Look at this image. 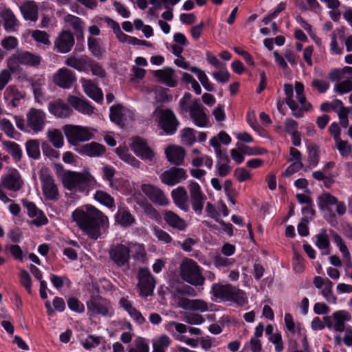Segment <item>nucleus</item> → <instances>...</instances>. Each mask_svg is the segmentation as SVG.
<instances>
[{"instance_id":"nucleus-1","label":"nucleus","mask_w":352,"mask_h":352,"mask_svg":"<svg viewBox=\"0 0 352 352\" xmlns=\"http://www.w3.org/2000/svg\"><path fill=\"white\" fill-rule=\"evenodd\" d=\"M72 219L82 231L93 239L99 236L100 228L109 226L107 216L91 205L76 208L72 212Z\"/></svg>"},{"instance_id":"nucleus-2","label":"nucleus","mask_w":352,"mask_h":352,"mask_svg":"<svg viewBox=\"0 0 352 352\" xmlns=\"http://www.w3.org/2000/svg\"><path fill=\"white\" fill-rule=\"evenodd\" d=\"M191 98L192 96L190 93L184 94L179 101L180 113L188 112L192 122L198 127L209 126L210 119L206 113V109L199 100L192 101Z\"/></svg>"},{"instance_id":"nucleus-3","label":"nucleus","mask_w":352,"mask_h":352,"mask_svg":"<svg viewBox=\"0 0 352 352\" xmlns=\"http://www.w3.org/2000/svg\"><path fill=\"white\" fill-rule=\"evenodd\" d=\"M63 186L70 190L88 193L94 188L96 181L87 171L78 173L65 170L61 175Z\"/></svg>"},{"instance_id":"nucleus-4","label":"nucleus","mask_w":352,"mask_h":352,"mask_svg":"<svg viewBox=\"0 0 352 352\" xmlns=\"http://www.w3.org/2000/svg\"><path fill=\"white\" fill-rule=\"evenodd\" d=\"M295 91L296 99L300 105L294 100V88L290 84L284 85V92L286 95L285 102L292 111V114L297 118L303 116L304 111H308L311 108V104L307 101L304 94V85L300 82H296Z\"/></svg>"},{"instance_id":"nucleus-5","label":"nucleus","mask_w":352,"mask_h":352,"mask_svg":"<svg viewBox=\"0 0 352 352\" xmlns=\"http://www.w3.org/2000/svg\"><path fill=\"white\" fill-rule=\"evenodd\" d=\"M181 278L188 283L194 286H201L204 284L205 277L202 275L201 268L191 258H184L179 267Z\"/></svg>"},{"instance_id":"nucleus-6","label":"nucleus","mask_w":352,"mask_h":352,"mask_svg":"<svg viewBox=\"0 0 352 352\" xmlns=\"http://www.w3.org/2000/svg\"><path fill=\"white\" fill-rule=\"evenodd\" d=\"M63 131L68 142L77 146L80 142L91 140L94 137L93 131L95 130L78 125H65Z\"/></svg>"},{"instance_id":"nucleus-7","label":"nucleus","mask_w":352,"mask_h":352,"mask_svg":"<svg viewBox=\"0 0 352 352\" xmlns=\"http://www.w3.org/2000/svg\"><path fill=\"white\" fill-rule=\"evenodd\" d=\"M87 307L91 316H111L113 314L111 302L98 295L91 296L87 302Z\"/></svg>"},{"instance_id":"nucleus-8","label":"nucleus","mask_w":352,"mask_h":352,"mask_svg":"<svg viewBox=\"0 0 352 352\" xmlns=\"http://www.w3.org/2000/svg\"><path fill=\"white\" fill-rule=\"evenodd\" d=\"M138 279L139 295L142 297L151 295L155 287V279L148 268H140L138 270Z\"/></svg>"},{"instance_id":"nucleus-9","label":"nucleus","mask_w":352,"mask_h":352,"mask_svg":"<svg viewBox=\"0 0 352 352\" xmlns=\"http://www.w3.org/2000/svg\"><path fill=\"white\" fill-rule=\"evenodd\" d=\"M39 179L42 184L43 193L46 199H57L58 196V187L48 168H45L40 170Z\"/></svg>"},{"instance_id":"nucleus-10","label":"nucleus","mask_w":352,"mask_h":352,"mask_svg":"<svg viewBox=\"0 0 352 352\" xmlns=\"http://www.w3.org/2000/svg\"><path fill=\"white\" fill-rule=\"evenodd\" d=\"M109 256L111 261L118 267L128 266L130 260V249L121 243L113 244L109 250Z\"/></svg>"},{"instance_id":"nucleus-11","label":"nucleus","mask_w":352,"mask_h":352,"mask_svg":"<svg viewBox=\"0 0 352 352\" xmlns=\"http://www.w3.org/2000/svg\"><path fill=\"white\" fill-rule=\"evenodd\" d=\"M1 186L12 192L20 190L24 185L20 172L15 168H8L6 174L1 177Z\"/></svg>"},{"instance_id":"nucleus-12","label":"nucleus","mask_w":352,"mask_h":352,"mask_svg":"<svg viewBox=\"0 0 352 352\" xmlns=\"http://www.w3.org/2000/svg\"><path fill=\"white\" fill-rule=\"evenodd\" d=\"M188 187L192 208L195 212L199 215L202 212L206 196L202 192L199 184L195 182H190Z\"/></svg>"},{"instance_id":"nucleus-13","label":"nucleus","mask_w":352,"mask_h":352,"mask_svg":"<svg viewBox=\"0 0 352 352\" xmlns=\"http://www.w3.org/2000/svg\"><path fill=\"white\" fill-rule=\"evenodd\" d=\"M75 44L74 36L69 30H62L54 41V50L60 54L69 52Z\"/></svg>"},{"instance_id":"nucleus-14","label":"nucleus","mask_w":352,"mask_h":352,"mask_svg":"<svg viewBox=\"0 0 352 352\" xmlns=\"http://www.w3.org/2000/svg\"><path fill=\"white\" fill-rule=\"evenodd\" d=\"M27 126L35 133L43 130L45 125L46 114L42 109L31 108L26 114Z\"/></svg>"},{"instance_id":"nucleus-15","label":"nucleus","mask_w":352,"mask_h":352,"mask_svg":"<svg viewBox=\"0 0 352 352\" xmlns=\"http://www.w3.org/2000/svg\"><path fill=\"white\" fill-rule=\"evenodd\" d=\"M318 206L320 210L328 209L329 206L336 205V212L339 216L346 213V208L344 202L339 201L338 199L330 192H324L317 198Z\"/></svg>"},{"instance_id":"nucleus-16","label":"nucleus","mask_w":352,"mask_h":352,"mask_svg":"<svg viewBox=\"0 0 352 352\" xmlns=\"http://www.w3.org/2000/svg\"><path fill=\"white\" fill-rule=\"evenodd\" d=\"M159 124L167 135H173L177 129L179 122L172 111L164 109L160 111Z\"/></svg>"},{"instance_id":"nucleus-17","label":"nucleus","mask_w":352,"mask_h":352,"mask_svg":"<svg viewBox=\"0 0 352 352\" xmlns=\"http://www.w3.org/2000/svg\"><path fill=\"white\" fill-rule=\"evenodd\" d=\"M76 80L75 73L66 67L59 69L53 76L54 82L63 89H69Z\"/></svg>"},{"instance_id":"nucleus-18","label":"nucleus","mask_w":352,"mask_h":352,"mask_svg":"<svg viewBox=\"0 0 352 352\" xmlns=\"http://www.w3.org/2000/svg\"><path fill=\"white\" fill-rule=\"evenodd\" d=\"M141 190L154 204L166 206L169 203L168 198L163 191L154 185L143 184L141 186Z\"/></svg>"},{"instance_id":"nucleus-19","label":"nucleus","mask_w":352,"mask_h":352,"mask_svg":"<svg viewBox=\"0 0 352 352\" xmlns=\"http://www.w3.org/2000/svg\"><path fill=\"white\" fill-rule=\"evenodd\" d=\"M160 177L164 184L174 186L186 178V173L183 168L172 167L162 173Z\"/></svg>"},{"instance_id":"nucleus-20","label":"nucleus","mask_w":352,"mask_h":352,"mask_svg":"<svg viewBox=\"0 0 352 352\" xmlns=\"http://www.w3.org/2000/svg\"><path fill=\"white\" fill-rule=\"evenodd\" d=\"M131 148L138 157L144 160L151 161L155 156L154 152L148 146L147 142L139 137L133 140Z\"/></svg>"},{"instance_id":"nucleus-21","label":"nucleus","mask_w":352,"mask_h":352,"mask_svg":"<svg viewBox=\"0 0 352 352\" xmlns=\"http://www.w3.org/2000/svg\"><path fill=\"white\" fill-rule=\"evenodd\" d=\"M49 112L58 118H69L73 113V110L68 104L61 99H56L48 104Z\"/></svg>"},{"instance_id":"nucleus-22","label":"nucleus","mask_w":352,"mask_h":352,"mask_svg":"<svg viewBox=\"0 0 352 352\" xmlns=\"http://www.w3.org/2000/svg\"><path fill=\"white\" fill-rule=\"evenodd\" d=\"M23 205L28 210V214L30 217L35 218L32 223L36 226L45 225L47 223V219L41 210H39L34 203L28 200H23Z\"/></svg>"},{"instance_id":"nucleus-23","label":"nucleus","mask_w":352,"mask_h":352,"mask_svg":"<svg viewBox=\"0 0 352 352\" xmlns=\"http://www.w3.org/2000/svg\"><path fill=\"white\" fill-rule=\"evenodd\" d=\"M115 223L123 228H129L135 223V218L126 206H119L114 215Z\"/></svg>"},{"instance_id":"nucleus-24","label":"nucleus","mask_w":352,"mask_h":352,"mask_svg":"<svg viewBox=\"0 0 352 352\" xmlns=\"http://www.w3.org/2000/svg\"><path fill=\"white\" fill-rule=\"evenodd\" d=\"M178 307L186 310L198 311L200 312H206L209 310L208 303L201 299L181 298L178 300Z\"/></svg>"},{"instance_id":"nucleus-25","label":"nucleus","mask_w":352,"mask_h":352,"mask_svg":"<svg viewBox=\"0 0 352 352\" xmlns=\"http://www.w3.org/2000/svg\"><path fill=\"white\" fill-rule=\"evenodd\" d=\"M85 93L97 102H101L103 100L102 90L91 80L84 78L80 80Z\"/></svg>"},{"instance_id":"nucleus-26","label":"nucleus","mask_w":352,"mask_h":352,"mask_svg":"<svg viewBox=\"0 0 352 352\" xmlns=\"http://www.w3.org/2000/svg\"><path fill=\"white\" fill-rule=\"evenodd\" d=\"M165 154L170 164L179 166L184 163L186 152L181 146L171 145L165 149Z\"/></svg>"},{"instance_id":"nucleus-27","label":"nucleus","mask_w":352,"mask_h":352,"mask_svg":"<svg viewBox=\"0 0 352 352\" xmlns=\"http://www.w3.org/2000/svg\"><path fill=\"white\" fill-rule=\"evenodd\" d=\"M17 60L21 65L32 67H38L41 63V56L28 51L17 50L16 52Z\"/></svg>"},{"instance_id":"nucleus-28","label":"nucleus","mask_w":352,"mask_h":352,"mask_svg":"<svg viewBox=\"0 0 352 352\" xmlns=\"http://www.w3.org/2000/svg\"><path fill=\"white\" fill-rule=\"evenodd\" d=\"M174 204L181 210L188 212L189 210L188 197L186 189L179 186L171 192Z\"/></svg>"},{"instance_id":"nucleus-29","label":"nucleus","mask_w":352,"mask_h":352,"mask_svg":"<svg viewBox=\"0 0 352 352\" xmlns=\"http://www.w3.org/2000/svg\"><path fill=\"white\" fill-rule=\"evenodd\" d=\"M68 102L78 112L90 116L94 113V107L85 99L74 96H69Z\"/></svg>"},{"instance_id":"nucleus-30","label":"nucleus","mask_w":352,"mask_h":352,"mask_svg":"<svg viewBox=\"0 0 352 352\" xmlns=\"http://www.w3.org/2000/svg\"><path fill=\"white\" fill-rule=\"evenodd\" d=\"M164 220L171 228L179 231L186 229L188 224L186 221L178 214L171 210H166L163 214Z\"/></svg>"},{"instance_id":"nucleus-31","label":"nucleus","mask_w":352,"mask_h":352,"mask_svg":"<svg viewBox=\"0 0 352 352\" xmlns=\"http://www.w3.org/2000/svg\"><path fill=\"white\" fill-rule=\"evenodd\" d=\"M332 319L333 320V330L337 332H343L346 328L345 323L350 321L351 316L346 310H338L332 314Z\"/></svg>"},{"instance_id":"nucleus-32","label":"nucleus","mask_w":352,"mask_h":352,"mask_svg":"<svg viewBox=\"0 0 352 352\" xmlns=\"http://www.w3.org/2000/svg\"><path fill=\"white\" fill-rule=\"evenodd\" d=\"M0 16L3 21V28L8 32H14L16 31L19 26V21L13 13L9 8H5L0 12Z\"/></svg>"},{"instance_id":"nucleus-33","label":"nucleus","mask_w":352,"mask_h":352,"mask_svg":"<svg viewBox=\"0 0 352 352\" xmlns=\"http://www.w3.org/2000/svg\"><path fill=\"white\" fill-rule=\"evenodd\" d=\"M315 245L321 251L322 255H328L330 254V239L326 229H321L319 232L315 235Z\"/></svg>"},{"instance_id":"nucleus-34","label":"nucleus","mask_w":352,"mask_h":352,"mask_svg":"<svg viewBox=\"0 0 352 352\" xmlns=\"http://www.w3.org/2000/svg\"><path fill=\"white\" fill-rule=\"evenodd\" d=\"M154 76L160 82L170 87L177 86V80L174 78V70L172 68H164L163 69L156 70L154 72Z\"/></svg>"},{"instance_id":"nucleus-35","label":"nucleus","mask_w":352,"mask_h":352,"mask_svg":"<svg viewBox=\"0 0 352 352\" xmlns=\"http://www.w3.org/2000/svg\"><path fill=\"white\" fill-rule=\"evenodd\" d=\"M232 288L233 285L230 284L214 283L212 285L211 293L215 298L228 302Z\"/></svg>"},{"instance_id":"nucleus-36","label":"nucleus","mask_w":352,"mask_h":352,"mask_svg":"<svg viewBox=\"0 0 352 352\" xmlns=\"http://www.w3.org/2000/svg\"><path fill=\"white\" fill-rule=\"evenodd\" d=\"M19 9L25 20L37 21L38 7L35 1H25L19 7Z\"/></svg>"},{"instance_id":"nucleus-37","label":"nucleus","mask_w":352,"mask_h":352,"mask_svg":"<svg viewBox=\"0 0 352 352\" xmlns=\"http://www.w3.org/2000/svg\"><path fill=\"white\" fill-rule=\"evenodd\" d=\"M24 97L25 94L19 91V89L13 85L8 87L4 94V98L8 101V104L13 107H17L19 102Z\"/></svg>"},{"instance_id":"nucleus-38","label":"nucleus","mask_w":352,"mask_h":352,"mask_svg":"<svg viewBox=\"0 0 352 352\" xmlns=\"http://www.w3.org/2000/svg\"><path fill=\"white\" fill-rule=\"evenodd\" d=\"M89 58L85 56L76 57L75 56H69L65 64L68 67H72L78 72H88Z\"/></svg>"},{"instance_id":"nucleus-39","label":"nucleus","mask_w":352,"mask_h":352,"mask_svg":"<svg viewBox=\"0 0 352 352\" xmlns=\"http://www.w3.org/2000/svg\"><path fill=\"white\" fill-rule=\"evenodd\" d=\"M217 157V160L215 165L216 175L222 177H226L230 173L232 170L230 166V159L227 153Z\"/></svg>"},{"instance_id":"nucleus-40","label":"nucleus","mask_w":352,"mask_h":352,"mask_svg":"<svg viewBox=\"0 0 352 352\" xmlns=\"http://www.w3.org/2000/svg\"><path fill=\"white\" fill-rule=\"evenodd\" d=\"M89 157H98L105 151V147L97 142H91L82 146L78 151Z\"/></svg>"},{"instance_id":"nucleus-41","label":"nucleus","mask_w":352,"mask_h":352,"mask_svg":"<svg viewBox=\"0 0 352 352\" xmlns=\"http://www.w3.org/2000/svg\"><path fill=\"white\" fill-rule=\"evenodd\" d=\"M45 84V78L43 76H35L31 79V86L36 100L40 101L43 98V86Z\"/></svg>"},{"instance_id":"nucleus-42","label":"nucleus","mask_w":352,"mask_h":352,"mask_svg":"<svg viewBox=\"0 0 352 352\" xmlns=\"http://www.w3.org/2000/svg\"><path fill=\"white\" fill-rule=\"evenodd\" d=\"M94 199L112 211L116 208L114 198L104 191L97 190L94 194Z\"/></svg>"},{"instance_id":"nucleus-43","label":"nucleus","mask_w":352,"mask_h":352,"mask_svg":"<svg viewBox=\"0 0 352 352\" xmlns=\"http://www.w3.org/2000/svg\"><path fill=\"white\" fill-rule=\"evenodd\" d=\"M2 144L6 152L10 154L16 162H19L21 160L23 151L17 143L12 141L4 140L2 142Z\"/></svg>"},{"instance_id":"nucleus-44","label":"nucleus","mask_w":352,"mask_h":352,"mask_svg":"<svg viewBox=\"0 0 352 352\" xmlns=\"http://www.w3.org/2000/svg\"><path fill=\"white\" fill-rule=\"evenodd\" d=\"M126 110L120 104L113 106L110 108V119L119 126H123L124 117Z\"/></svg>"},{"instance_id":"nucleus-45","label":"nucleus","mask_w":352,"mask_h":352,"mask_svg":"<svg viewBox=\"0 0 352 352\" xmlns=\"http://www.w3.org/2000/svg\"><path fill=\"white\" fill-rule=\"evenodd\" d=\"M228 302L235 303L237 305L242 307L246 305L248 300L245 293L243 290L233 286Z\"/></svg>"},{"instance_id":"nucleus-46","label":"nucleus","mask_w":352,"mask_h":352,"mask_svg":"<svg viewBox=\"0 0 352 352\" xmlns=\"http://www.w3.org/2000/svg\"><path fill=\"white\" fill-rule=\"evenodd\" d=\"M334 243L338 247L339 250L342 253L343 257L346 260L348 264L347 266L349 267H351L352 265L351 264V254L349 250L346 245L342 238L337 233H334L333 235Z\"/></svg>"},{"instance_id":"nucleus-47","label":"nucleus","mask_w":352,"mask_h":352,"mask_svg":"<svg viewBox=\"0 0 352 352\" xmlns=\"http://www.w3.org/2000/svg\"><path fill=\"white\" fill-rule=\"evenodd\" d=\"M190 70L197 75L199 80L206 90L208 91H213L214 90V85L210 82L208 76L203 70L197 67H190Z\"/></svg>"},{"instance_id":"nucleus-48","label":"nucleus","mask_w":352,"mask_h":352,"mask_svg":"<svg viewBox=\"0 0 352 352\" xmlns=\"http://www.w3.org/2000/svg\"><path fill=\"white\" fill-rule=\"evenodd\" d=\"M25 148L28 155L34 159L38 160L41 156L40 144L37 140H31L26 142Z\"/></svg>"},{"instance_id":"nucleus-49","label":"nucleus","mask_w":352,"mask_h":352,"mask_svg":"<svg viewBox=\"0 0 352 352\" xmlns=\"http://www.w3.org/2000/svg\"><path fill=\"white\" fill-rule=\"evenodd\" d=\"M64 21L74 29L76 33H82L84 23L80 18L72 14H67L64 16Z\"/></svg>"},{"instance_id":"nucleus-50","label":"nucleus","mask_w":352,"mask_h":352,"mask_svg":"<svg viewBox=\"0 0 352 352\" xmlns=\"http://www.w3.org/2000/svg\"><path fill=\"white\" fill-rule=\"evenodd\" d=\"M116 153L121 160L126 162L129 164L133 167L139 166L140 162L133 156L127 149L122 147H118L116 148Z\"/></svg>"},{"instance_id":"nucleus-51","label":"nucleus","mask_w":352,"mask_h":352,"mask_svg":"<svg viewBox=\"0 0 352 352\" xmlns=\"http://www.w3.org/2000/svg\"><path fill=\"white\" fill-rule=\"evenodd\" d=\"M47 137L50 142L53 144L56 148H60L64 145V137L58 129H54L49 131L47 133Z\"/></svg>"},{"instance_id":"nucleus-52","label":"nucleus","mask_w":352,"mask_h":352,"mask_svg":"<svg viewBox=\"0 0 352 352\" xmlns=\"http://www.w3.org/2000/svg\"><path fill=\"white\" fill-rule=\"evenodd\" d=\"M88 49L92 55L99 58L104 53V50L100 45L98 40L91 36L88 38Z\"/></svg>"},{"instance_id":"nucleus-53","label":"nucleus","mask_w":352,"mask_h":352,"mask_svg":"<svg viewBox=\"0 0 352 352\" xmlns=\"http://www.w3.org/2000/svg\"><path fill=\"white\" fill-rule=\"evenodd\" d=\"M308 161L311 166H316L319 162V150L318 146L311 144L307 146Z\"/></svg>"},{"instance_id":"nucleus-54","label":"nucleus","mask_w":352,"mask_h":352,"mask_svg":"<svg viewBox=\"0 0 352 352\" xmlns=\"http://www.w3.org/2000/svg\"><path fill=\"white\" fill-rule=\"evenodd\" d=\"M32 36L36 42L42 44L45 46H50L51 44L49 34L42 30H34L32 33Z\"/></svg>"},{"instance_id":"nucleus-55","label":"nucleus","mask_w":352,"mask_h":352,"mask_svg":"<svg viewBox=\"0 0 352 352\" xmlns=\"http://www.w3.org/2000/svg\"><path fill=\"white\" fill-rule=\"evenodd\" d=\"M89 70H91L94 76L101 78H104L106 75L105 70L102 67V66L98 63L91 59H89L88 62V71Z\"/></svg>"},{"instance_id":"nucleus-56","label":"nucleus","mask_w":352,"mask_h":352,"mask_svg":"<svg viewBox=\"0 0 352 352\" xmlns=\"http://www.w3.org/2000/svg\"><path fill=\"white\" fill-rule=\"evenodd\" d=\"M335 142L336 148L338 150L340 155L342 157H346L349 155V154L351 153L352 148L351 145L347 141L339 139L335 141Z\"/></svg>"},{"instance_id":"nucleus-57","label":"nucleus","mask_w":352,"mask_h":352,"mask_svg":"<svg viewBox=\"0 0 352 352\" xmlns=\"http://www.w3.org/2000/svg\"><path fill=\"white\" fill-rule=\"evenodd\" d=\"M204 164L208 169H211L213 165L212 157L208 155H204L203 157H195L192 160V164L195 167H199Z\"/></svg>"},{"instance_id":"nucleus-58","label":"nucleus","mask_w":352,"mask_h":352,"mask_svg":"<svg viewBox=\"0 0 352 352\" xmlns=\"http://www.w3.org/2000/svg\"><path fill=\"white\" fill-rule=\"evenodd\" d=\"M293 269L296 273H301L305 270V259L297 252L294 253Z\"/></svg>"},{"instance_id":"nucleus-59","label":"nucleus","mask_w":352,"mask_h":352,"mask_svg":"<svg viewBox=\"0 0 352 352\" xmlns=\"http://www.w3.org/2000/svg\"><path fill=\"white\" fill-rule=\"evenodd\" d=\"M219 72H214L212 73L213 78L219 82L225 83L229 81L230 74L226 69V66L224 68H219Z\"/></svg>"},{"instance_id":"nucleus-60","label":"nucleus","mask_w":352,"mask_h":352,"mask_svg":"<svg viewBox=\"0 0 352 352\" xmlns=\"http://www.w3.org/2000/svg\"><path fill=\"white\" fill-rule=\"evenodd\" d=\"M0 127L1 129L10 138H14V133L15 132L14 127L12 122L6 118L0 120Z\"/></svg>"},{"instance_id":"nucleus-61","label":"nucleus","mask_w":352,"mask_h":352,"mask_svg":"<svg viewBox=\"0 0 352 352\" xmlns=\"http://www.w3.org/2000/svg\"><path fill=\"white\" fill-rule=\"evenodd\" d=\"M16 57V53L15 52L14 54H12L7 60V66H8V70L10 72V74H14L19 72L21 69L20 67V63H19V60Z\"/></svg>"},{"instance_id":"nucleus-62","label":"nucleus","mask_w":352,"mask_h":352,"mask_svg":"<svg viewBox=\"0 0 352 352\" xmlns=\"http://www.w3.org/2000/svg\"><path fill=\"white\" fill-rule=\"evenodd\" d=\"M334 91L340 94H344L352 91V81L346 80L339 82L334 87Z\"/></svg>"},{"instance_id":"nucleus-63","label":"nucleus","mask_w":352,"mask_h":352,"mask_svg":"<svg viewBox=\"0 0 352 352\" xmlns=\"http://www.w3.org/2000/svg\"><path fill=\"white\" fill-rule=\"evenodd\" d=\"M195 131L191 128H186L182 131V141L186 144L191 145L196 141Z\"/></svg>"},{"instance_id":"nucleus-64","label":"nucleus","mask_w":352,"mask_h":352,"mask_svg":"<svg viewBox=\"0 0 352 352\" xmlns=\"http://www.w3.org/2000/svg\"><path fill=\"white\" fill-rule=\"evenodd\" d=\"M20 283L29 294L32 293V280L28 272L23 270L20 273Z\"/></svg>"}]
</instances>
